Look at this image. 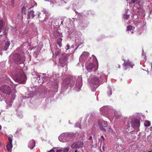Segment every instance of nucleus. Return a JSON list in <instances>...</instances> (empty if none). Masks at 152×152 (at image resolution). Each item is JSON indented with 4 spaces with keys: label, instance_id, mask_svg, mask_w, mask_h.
Listing matches in <instances>:
<instances>
[{
    "label": "nucleus",
    "instance_id": "obj_1",
    "mask_svg": "<svg viewBox=\"0 0 152 152\" xmlns=\"http://www.w3.org/2000/svg\"><path fill=\"white\" fill-rule=\"evenodd\" d=\"M82 85V79L81 76L72 77L69 76L66 77L63 81L62 87L67 88L69 85L71 87L74 86L75 91H79Z\"/></svg>",
    "mask_w": 152,
    "mask_h": 152
},
{
    "label": "nucleus",
    "instance_id": "obj_2",
    "mask_svg": "<svg viewBox=\"0 0 152 152\" xmlns=\"http://www.w3.org/2000/svg\"><path fill=\"white\" fill-rule=\"evenodd\" d=\"M13 70L14 80L20 83L24 84L26 79L23 70L16 68H14Z\"/></svg>",
    "mask_w": 152,
    "mask_h": 152
},
{
    "label": "nucleus",
    "instance_id": "obj_3",
    "mask_svg": "<svg viewBox=\"0 0 152 152\" xmlns=\"http://www.w3.org/2000/svg\"><path fill=\"white\" fill-rule=\"evenodd\" d=\"M98 77L100 79L96 76L92 77L91 79L89 78L88 79L91 90L93 91H95L96 88L99 86V83L100 81L101 80V79L105 78V76L104 75H102Z\"/></svg>",
    "mask_w": 152,
    "mask_h": 152
},
{
    "label": "nucleus",
    "instance_id": "obj_4",
    "mask_svg": "<svg viewBox=\"0 0 152 152\" xmlns=\"http://www.w3.org/2000/svg\"><path fill=\"white\" fill-rule=\"evenodd\" d=\"M74 135V134L73 133H64L61 134L59 136L58 139L60 141L65 142L73 138Z\"/></svg>",
    "mask_w": 152,
    "mask_h": 152
},
{
    "label": "nucleus",
    "instance_id": "obj_5",
    "mask_svg": "<svg viewBox=\"0 0 152 152\" xmlns=\"http://www.w3.org/2000/svg\"><path fill=\"white\" fill-rule=\"evenodd\" d=\"M13 60L17 64H23L25 60V58L23 55H19L15 53L13 57Z\"/></svg>",
    "mask_w": 152,
    "mask_h": 152
},
{
    "label": "nucleus",
    "instance_id": "obj_6",
    "mask_svg": "<svg viewBox=\"0 0 152 152\" xmlns=\"http://www.w3.org/2000/svg\"><path fill=\"white\" fill-rule=\"evenodd\" d=\"M0 89L3 93L7 94L10 95L11 92L10 87L7 85H5L1 86L0 87Z\"/></svg>",
    "mask_w": 152,
    "mask_h": 152
},
{
    "label": "nucleus",
    "instance_id": "obj_7",
    "mask_svg": "<svg viewBox=\"0 0 152 152\" xmlns=\"http://www.w3.org/2000/svg\"><path fill=\"white\" fill-rule=\"evenodd\" d=\"M85 66L86 69L88 72L94 71L97 69L93 63L91 62L87 63L86 64Z\"/></svg>",
    "mask_w": 152,
    "mask_h": 152
},
{
    "label": "nucleus",
    "instance_id": "obj_8",
    "mask_svg": "<svg viewBox=\"0 0 152 152\" xmlns=\"http://www.w3.org/2000/svg\"><path fill=\"white\" fill-rule=\"evenodd\" d=\"M131 123L132 126L134 128H138L140 125V121L135 118L132 119L131 121Z\"/></svg>",
    "mask_w": 152,
    "mask_h": 152
},
{
    "label": "nucleus",
    "instance_id": "obj_9",
    "mask_svg": "<svg viewBox=\"0 0 152 152\" xmlns=\"http://www.w3.org/2000/svg\"><path fill=\"white\" fill-rule=\"evenodd\" d=\"M99 124L100 129L103 132H105L106 130L104 127L107 126V122L103 120H101L99 121Z\"/></svg>",
    "mask_w": 152,
    "mask_h": 152
},
{
    "label": "nucleus",
    "instance_id": "obj_10",
    "mask_svg": "<svg viewBox=\"0 0 152 152\" xmlns=\"http://www.w3.org/2000/svg\"><path fill=\"white\" fill-rule=\"evenodd\" d=\"M12 135H10L8 136V138L9 141V142L7 145L6 147L7 150L10 151L11 150L12 147Z\"/></svg>",
    "mask_w": 152,
    "mask_h": 152
},
{
    "label": "nucleus",
    "instance_id": "obj_11",
    "mask_svg": "<svg viewBox=\"0 0 152 152\" xmlns=\"http://www.w3.org/2000/svg\"><path fill=\"white\" fill-rule=\"evenodd\" d=\"M109 110V107L106 106L101 107L100 110L101 114L104 116H105L107 114Z\"/></svg>",
    "mask_w": 152,
    "mask_h": 152
},
{
    "label": "nucleus",
    "instance_id": "obj_12",
    "mask_svg": "<svg viewBox=\"0 0 152 152\" xmlns=\"http://www.w3.org/2000/svg\"><path fill=\"white\" fill-rule=\"evenodd\" d=\"M83 145V142H77L73 143L71 145L72 148H80L82 147Z\"/></svg>",
    "mask_w": 152,
    "mask_h": 152
},
{
    "label": "nucleus",
    "instance_id": "obj_13",
    "mask_svg": "<svg viewBox=\"0 0 152 152\" xmlns=\"http://www.w3.org/2000/svg\"><path fill=\"white\" fill-rule=\"evenodd\" d=\"M60 58H59V63L62 64H64L66 61L67 58L65 54H60Z\"/></svg>",
    "mask_w": 152,
    "mask_h": 152
},
{
    "label": "nucleus",
    "instance_id": "obj_14",
    "mask_svg": "<svg viewBox=\"0 0 152 152\" xmlns=\"http://www.w3.org/2000/svg\"><path fill=\"white\" fill-rule=\"evenodd\" d=\"M15 95L13 94L12 95V97L10 101L9 99H8L6 101V103L7 105L6 107L7 109L9 107H10L12 106V103L13 102V100L14 99L15 97Z\"/></svg>",
    "mask_w": 152,
    "mask_h": 152
},
{
    "label": "nucleus",
    "instance_id": "obj_15",
    "mask_svg": "<svg viewBox=\"0 0 152 152\" xmlns=\"http://www.w3.org/2000/svg\"><path fill=\"white\" fill-rule=\"evenodd\" d=\"M3 46L4 50L6 51L7 50L9 45L10 44V41H4L3 43Z\"/></svg>",
    "mask_w": 152,
    "mask_h": 152
},
{
    "label": "nucleus",
    "instance_id": "obj_16",
    "mask_svg": "<svg viewBox=\"0 0 152 152\" xmlns=\"http://www.w3.org/2000/svg\"><path fill=\"white\" fill-rule=\"evenodd\" d=\"M34 13V12L33 10H30L28 12L27 15V19L33 18L35 16Z\"/></svg>",
    "mask_w": 152,
    "mask_h": 152
},
{
    "label": "nucleus",
    "instance_id": "obj_17",
    "mask_svg": "<svg viewBox=\"0 0 152 152\" xmlns=\"http://www.w3.org/2000/svg\"><path fill=\"white\" fill-rule=\"evenodd\" d=\"M35 146V141L33 140H31L30 141L28 146L31 149H33Z\"/></svg>",
    "mask_w": 152,
    "mask_h": 152
},
{
    "label": "nucleus",
    "instance_id": "obj_18",
    "mask_svg": "<svg viewBox=\"0 0 152 152\" xmlns=\"http://www.w3.org/2000/svg\"><path fill=\"white\" fill-rule=\"evenodd\" d=\"M46 16V14L45 13L43 12L42 14L39 13L38 15V17L39 18H41L42 19H41V20L45 21L46 20V18L45 17Z\"/></svg>",
    "mask_w": 152,
    "mask_h": 152
},
{
    "label": "nucleus",
    "instance_id": "obj_19",
    "mask_svg": "<svg viewBox=\"0 0 152 152\" xmlns=\"http://www.w3.org/2000/svg\"><path fill=\"white\" fill-rule=\"evenodd\" d=\"M53 34L54 37H61V33L58 32V31H54L53 33Z\"/></svg>",
    "mask_w": 152,
    "mask_h": 152
},
{
    "label": "nucleus",
    "instance_id": "obj_20",
    "mask_svg": "<svg viewBox=\"0 0 152 152\" xmlns=\"http://www.w3.org/2000/svg\"><path fill=\"white\" fill-rule=\"evenodd\" d=\"M125 61H124V63L123 65L125 66H130L131 68H132L133 67V66L134 65L132 64H131V63L129 61L126 62H125Z\"/></svg>",
    "mask_w": 152,
    "mask_h": 152
},
{
    "label": "nucleus",
    "instance_id": "obj_21",
    "mask_svg": "<svg viewBox=\"0 0 152 152\" xmlns=\"http://www.w3.org/2000/svg\"><path fill=\"white\" fill-rule=\"evenodd\" d=\"M89 53H88L86 52H84L80 56V58H84L85 57L88 56H89Z\"/></svg>",
    "mask_w": 152,
    "mask_h": 152
},
{
    "label": "nucleus",
    "instance_id": "obj_22",
    "mask_svg": "<svg viewBox=\"0 0 152 152\" xmlns=\"http://www.w3.org/2000/svg\"><path fill=\"white\" fill-rule=\"evenodd\" d=\"M62 39L61 38H60L58 39L57 41V43L58 45L60 47H61L62 46V44L61 43V41H62Z\"/></svg>",
    "mask_w": 152,
    "mask_h": 152
},
{
    "label": "nucleus",
    "instance_id": "obj_23",
    "mask_svg": "<svg viewBox=\"0 0 152 152\" xmlns=\"http://www.w3.org/2000/svg\"><path fill=\"white\" fill-rule=\"evenodd\" d=\"M144 125L146 127H148L151 125L150 122L148 121H146L144 123Z\"/></svg>",
    "mask_w": 152,
    "mask_h": 152
},
{
    "label": "nucleus",
    "instance_id": "obj_24",
    "mask_svg": "<svg viewBox=\"0 0 152 152\" xmlns=\"http://www.w3.org/2000/svg\"><path fill=\"white\" fill-rule=\"evenodd\" d=\"M148 2H150L151 4L150 5H148V7H149V9L150 10V12L152 13V0H150L148 1Z\"/></svg>",
    "mask_w": 152,
    "mask_h": 152
},
{
    "label": "nucleus",
    "instance_id": "obj_25",
    "mask_svg": "<svg viewBox=\"0 0 152 152\" xmlns=\"http://www.w3.org/2000/svg\"><path fill=\"white\" fill-rule=\"evenodd\" d=\"M114 114H115V116L116 118H119L120 117V116H121V115L120 114H119L118 113V111H115L114 112Z\"/></svg>",
    "mask_w": 152,
    "mask_h": 152
},
{
    "label": "nucleus",
    "instance_id": "obj_26",
    "mask_svg": "<svg viewBox=\"0 0 152 152\" xmlns=\"http://www.w3.org/2000/svg\"><path fill=\"white\" fill-rule=\"evenodd\" d=\"M108 88L109 90L107 92V94L108 96H110L112 95V90L110 88V87L108 86Z\"/></svg>",
    "mask_w": 152,
    "mask_h": 152
},
{
    "label": "nucleus",
    "instance_id": "obj_27",
    "mask_svg": "<svg viewBox=\"0 0 152 152\" xmlns=\"http://www.w3.org/2000/svg\"><path fill=\"white\" fill-rule=\"evenodd\" d=\"M3 21L2 20H0V30H1L3 28Z\"/></svg>",
    "mask_w": 152,
    "mask_h": 152
},
{
    "label": "nucleus",
    "instance_id": "obj_28",
    "mask_svg": "<svg viewBox=\"0 0 152 152\" xmlns=\"http://www.w3.org/2000/svg\"><path fill=\"white\" fill-rule=\"evenodd\" d=\"M42 76L41 75L37 74L36 75L35 77H34L38 80H40V78H42Z\"/></svg>",
    "mask_w": 152,
    "mask_h": 152
},
{
    "label": "nucleus",
    "instance_id": "obj_29",
    "mask_svg": "<svg viewBox=\"0 0 152 152\" xmlns=\"http://www.w3.org/2000/svg\"><path fill=\"white\" fill-rule=\"evenodd\" d=\"M129 15L124 14L123 16V18L125 19H127L129 18Z\"/></svg>",
    "mask_w": 152,
    "mask_h": 152
},
{
    "label": "nucleus",
    "instance_id": "obj_30",
    "mask_svg": "<svg viewBox=\"0 0 152 152\" xmlns=\"http://www.w3.org/2000/svg\"><path fill=\"white\" fill-rule=\"evenodd\" d=\"M56 19H55L53 18V17H52L50 18V19L49 20V23H54V21H53V20H55Z\"/></svg>",
    "mask_w": 152,
    "mask_h": 152
},
{
    "label": "nucleus",
    "instance_id": "obj_31",
    "mask_svg": "<svg viewBox=\"0 0 152 152\" xmlns=\"http://www.w3.org/2000/svg\"><path fill=\"white\" fill-rule=\"evenodd\" d=\"M60 51L58 50H56V51L55 52V54L56 56H57L58 55H59L60 56V54H61V53H60Z\"/></svg>",
    "mask_w": 152,
    "mask_h": 152
},
{
    "label": "nucleus",
    "instance_id": "obj_32",
    "mask_svg": "<svg viewBox=\"0 0 152 152\" xmlns=\"http://www.w3.org/2000/svg\"><path fill=\"white\" fill-rule=\"evenodd\" d=\"M132 26H131L129 25L127 27V30L130 31L132 29Z\"/></svg>",
    "mask_w": 152,
    "mask_h": 152
},
{
    "label": "nucleus",
    "instance_id": "obj_33",
    "mask_svg": "<svg viewBox=\"0 0 152 152\" xmlns=\"http://www.w3.org/2000/svg\"><path fill=\"white\" fill-rule=\"evenodd\" d=\"M69 150V148H64L63 150V152H68Z\"/></svg>",
    "mask_w": 152,
    "mask_h": 152
},
{
    "label": "nucleus",
    "instance_id": "obj_34",
    "mask_svg": "<svg viewBox=\"0 0 152 152\" xmlns=\"http://www.w3.org/2000/svg\"><path fill=\"white\" fill-rule=\"evenodd\" d=\"M81 124L79 123H77L76 124V126H75L79 128L80 129H81V126H80Z\"/></svg>",
    "mask_w": 152,
    "mask_h": 152
},
{
    "label": "nucleus",
    "instance_id": "obj_35",
    "mask_svg": "<svg viewBox=\"0 0 152 152\" xmlns=\"http://www.w3.org/2000/svg\"><path fill=\"white\" fill-rule=\"evenodd\" d=\"M69 48V45L68 44H67V45L65 46V49L66 50H67Z\"/></svg>",
    "mask_w": 152,
    "mask_h": 152
},
{
    "label": "nucleus",
    "instance_id": "obj_36",
    "mask_svg": "<svg viewBox=\"0 0 152 152\" xmlns=\"http://www.w3.org/2000/svg\"><path fill=\"white\" fill-rule=\"evenodd\" d=\"M15 0H11V5L12 7H13L14 5V1Z\"/></svg>",
    "mask_w": 152,
    "mask_h": 152
},
{
    "label": "nucleus",
    "instance_id": "obj_37",
    "mask_svg": "<svg viewBox=\"0 0 152 152\" xmlns=\"http://www.w3.org/2000/svg\"><path fill=\"white\" fill-rule=\"evenodd\" d=\"M50 4L51 5L55 4L56 3V1H53L52 0V1H50Z\"/></svg>",
    "mask_w": 152,
    "mask_h": 152
},
{
    "label": "nucleus",
    "instance_id": "obj_38",
    "mask_svg": "<svg viewBox=\"0 0 152 152\" xmlns=\"http://www.w3.org/2000/svg\"><path fill=\"white\" fill-rule=\"evenodd\" d=\"M17 116L19 118H21L22 117V115L21 114H17Z\"/></svg>",
    "mask_w": 152,
    "mask_h": 152
},
{
    "label": "nucleus",
    "instance_id": "obj_39",
    "mask_svg": "<svg viewBox=\"0 0 152 152\" xmlns=\"http://www.w3.org/2000/svg\"><path fill=\"white\" fill-rule=\"evenodd\" d=\"M21 130V129H18L16 132H15V134H18V133L19 132H20Z\"/></svg>",
    "mask_w": 152,
    "mask_h": 152
},
{
    "label": "nucleus",
    "instance_id": "obj_40",
    "mask_svg": "<svg viewBox=\"0 0 152 152\" xmlns=\"http://www.w3.org/2000/svg\"><path fill=\"white\" fill-rule=\"evenodd\" d=\"M63 150L61 149L58 150L56 151V152H63Z\"/></svg>",
    "mask_w": 152,
    "mask_h": 152
},
{
    "label": "nucleus",
    "instance_id": "obj_41",
    "mask_svg": "<svg viewBox=\"0 0 152 152\" xmlns=\"http://www.w3.org/2000/svg\"><path fill=\"white\" fill-rule=\"evenodd\" d=\"M101 137V138L102 139V141L103 142H104V140H105V138H104V136H102Z\"/></svg>",
    "mask_w": 152,
    "mask_h": 152
},
{
    "label": "nucleus",
    "instance_id": "obj_42",
    "mask_svg": "<svg viewBox=\"0 0 152 152\" xmlns=\"http://www.w3.org/2000/svg\"><path fill=\"white\" fill-rule=\"evenodd\" d=\"M25 10H26V7H23L22 9V12H23L24 11L25 12Z\"/></svg>",
    "mask_w": 152,
    "mask_h": 152
},
{
    "label": "nucleus",
    "instance_id": "obj_43",
    "mask_svg": "<svg viewBox=\"0 0 152 152\" xmlns=\"http://www.w3.org/2000/svg\"><path fill=\"white\" fill-rule=\"evenodd\" d=\"M137 0H131V1L132 3H134Z\"/></svg>",
    "mask_w": 152,
    "mask_h": 152
},
{
    "label": "nucleus",
    "instance_id": "obj_44",
    "mask_svg": "<svg viewBox=\"0 0 152 152\" xmlns=\"http://www.w3.org/2000/svg\"><path fill=\"white\" fill-rule=\"evenodd\" d=\"M48 152H55V151L54 149H52L50 151Z\"/></svg>",
    "mask_w": 152,
    "mask_h": 152
},
{
    "label": "nucleus",
    "instance_id": "obj_45",
    "mask_svg": "<svg viewBox=\"0 0 152 152\" xmlns=\"http://www.w3.org/2000/svg\"><path fill=\"white\" fill-rule=\"evenodd\" d=\"M92 139V137L91 136H90L89 138V140H91Z\"/></svg>",
    "mask_w": 152,
    "mask_h": 152
},
{
    "label": "nucleus",
    "instance_id": "obj_46",
    "mask_svg": "<svg viewBox=\"0 0 152 152\" xmlns=\"http://www.w3.org/2000/svg\"><path fill=\"white\" fill-rule=\"evenodd\" d=\"M11 83H12V84H13L14 85H15V86H16L17 85V84H14L12 82Z\"/></svg>",
    "mask_w": 152,
    "mask_h": 152
},
{
    "label": "nucleus",
    "instance_id": "obj_47",
    "mask_svg": "<svg viewBox=\"0 0 152 152\" xmlns=\"http://www.w3.org/2000/svg\"><path fill=\"white\" fill-rule=\"evenodd\" d=\"M63 20L61 21V24L62 25L63 24Z\"/></svg>",
    "mask_w": 152,
    "mask_h": 152
},
{
    "label": "nucleus",
    "instance_id": "obj_48",
    "mask_svg": "<svg viewBox=\"0 0 152 152\" xmlns=\"http://www.w3.org/2000/svg\"><path fill=\"white\" fill-rule=\"evenodd\" d=\"M151 71H152V63L151 64Z\"/></svg>",
    "mask_w": 152,
    "mask_h": 152
},
{
    "label": "nucleus",
    "instance_id": "obj_49",
    "mask_svg": "<svg viewBox=\"0 0 152 152\" xmlns=\"http://www.w3.org/2000/svg\"><path fill=\"white\" fill-rule=\"evenodd\" d=\"M118 67L119 68H120V66L119 65H118Z\"/></svg>",
    "mask_w": 152,
    "mask_h": 152
},
{
    "label": "nucleus",
    "instance_id": "obj_50",
    "mask_svg": "<svg viewBox=\"0 0 152 152\" xmlns=\"http://www.w3.org/2000/svg\"><path fill=\"white\" fill-rule=\"evenodd\" d=\"M1 129V125H0V130Z\"/></svg>",
    "mask_w": 152,
    "mask_h": 152
},
{
    "label": "nucleus",
    "instance_id": "obj_51",
    "mask_svg": "<svg viewBox=\"0 0 152 152\" xmlns=\"http://www.w3.org/2000/svg\"><path fill=\"white\" fill-rule=\"evenodd\" d=\"M92 56H94V57H95V58H95V59H96V58L95 57V56H94V55H92Z\"/></svg>",
    "mask_w": 152,
    "mask_h": 152
},
{
    "label": "nucleus",
    "instance_id": "obj_52",
    "mask_svg": "<svg viewBox=\"0 0 152 152\" xmlns=\"http://www.w3.org/2000/svg\"><path fill=\"white\" fill-rule=\"evenodd\" d=\"M74 152H79V151H77V150H76Z\"/></svg>",
    "mask_w": 152,
    "mask_h": 152
},
{
    "label": "nucleus",
    "instance_id": "obj_53",
    "mask_svg": "<svg viewBox=\"0 0 152 152\" xmlns=\"http://www.w3.org/2000/svg\"><path fill=\"white\" fill-rule=\"evenodd\" d=\"M3 35L2 34H0V36L1 37Z\"/></svg>",
    "mask_w": 152,
    "mask_h": 152
},
{
    "label": "nucleus",
    "instance_id": "obj_54",
    "mask_svg": "<svg viewBox=\"0 0 152 152\" xmlns=\"http://www.w3.org/2000/svg\"><path fill=\"white\" fill-rule=\"evenodd\" d=\"M45 1H49V0H44Z\"/></svg>",
    "mask_w": 152,
    "mask_h": 152
},
{
    "label": "nucleus",
    "instance_id": "obj_55",
    "mask_svg": "<svg viewBox=\"0 0 152 152\" xmlns=\"http://www.w3.org/2000/svg\"><path fill=\"white\" fill-rule=\"evenodd\" d=\"M105 81V80H104L102 81V82H104V81Z\"/></svg>",
    "mask_w": 152,
    "mask_h": 152
},
{
    "label": "nucleus",
    "instance_id": "obj_56",
    "mask_svg": "<svg viewBox=\"0 0 152 152\" xmlns=\"http://www.w3.org/2000/svg\"><path fill=\"white\" fill-rule=\"evenodd\" d=\"M14 93H16V90H15L14 91Z\"/></svg>",
    "mask_w": 152,
    "mask_h": 152
},
{
    "label": "nucleus",
    "instance_id": "obj_57",
    "mask_svg": "<svg viewBox=\"0 0 152 152\" xmlns=\"http://www.w3.org/2000/svg\"><path fill=\"white\" fill-rule=\"evenodd\" d=\"M34 2V3H35V4H37V3H36L35 2Z\"/></svg>",
    "mask_w": 152,
    "mask_h": 152
},
{
    "label": "nucleus",
    "instance_id": "obj_58",
    "mask_svg": "<svg viewBox=\"0 0 152 152\" xmlns=\"http://www.w3.org/2000/svg\"><path fill=\"white\" fill-rule=\"evenodd\" d=\"M124 69V70H125V69L126 70V68H125V69Z\"/></svg>",
    "mask_w": 152,
    "mask_h": 152
},
{
    "label": "nucleus",
    "instance_id": "obj_59",
    "mask_svg": "<svg viewBox=\"0 0 152 152\" xmlns=\"http://www.w3.org/2000/svg\"><path fill=\"white\" fill-rule=\"evenodd\" d=\"M43 78H42V80H44L43 79Z\"/></svg>",
    "mask_w": 152,
    "mask_h": 152
},
{
    "label": "nucleus",
    "instance_id": "obj_60",
    "mask_svg": "<svg viewBox=\"0 0 152 152\" xmlns=\"http://www.w3.org/2000/svg\"><path fill=\"white\" fill-rule=\"evenodd\" d=\"M30 7L29 8H31V7Z\"/></svg>",
    "mask_w": 152,
    "mask_h": 152
},
{
    "label": "nucleus",
    "instance_id": "obj_61",
    "mask_svg": "<svg viewBox=\"0 0 152 152\" xmlns=\"http://www.w3.org/2000/svg\"><path fill=\"white\" fill-rule=\"evenodd\" d=\"M129 11V10H127L126 11Z\"/></svg>",
    "mask_w": 152,
    "mask_h": 152
},
{
    "label": "nucleus",
    "instance_id": "obj_62",
    "mask_svg": "<svg viewBox=\"0 0 152 152\" xmlns=\"http://www.w3.org/2000/svg\"><path fill=\"white\" fill-rule=\"evenodd\" d=\"M126 0V1H128V0Z\"/></svg>",
    "mask_w": 152,
    "mask_h": 152
},
{
    "label": "nucleus",
    "instance_id": "obj_63",
    "mask_svg": "<svg viewBox=\"0 0 152 152\" xmlns=\"http://www.w3.org/2000/svg\"><path fill=\"white\" fill-rule=\"evenodd\" d=\"M148 152H151V151H149Z\"/></svg>",
    "mask_w": 152,
    "mask_h": 152
}]
</instances>
